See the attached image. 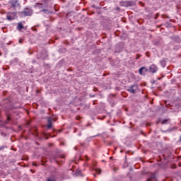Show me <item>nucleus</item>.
Instances as JSON below:
<instances>
[{"label": "nucleus", "instance_id": "obj_3", "mask_svg": "<svg viewBox=\"0 0 181 181\" xmlns=\"http://www.w3.org/2000/svg\"><path fill=\"white\" fill-rule=\"evenodd\" d=\"M16 16V13L14 12H11V13H7L6 14V18L8 21H13L15 20Z\"/></svg>", "mask_w": 181, "mask_h": 181}, {"label": "nucleus", "instance_id": "obj_18", "mask_svg": "<svg viewBox=\"0 0 181 181\" xmlns=\"http://www.w3.org/2000/svg\"><path fill=\"white\" fill-rule=\"evenodd\" d=\"M180 140L181 141V136H180Z\"/></svg>", "mask_w": 181, "mask_h": 181}, {"label": "nucleus", "instance_id": "obj_2", "mask_svg": "<svg viewBox=\"0 0 181 181\" xmlns=\"http://www.w3.org/2000/svg\"><path fill=\"white\" fill-rule=\"evenodd\" d=\"M33 13V11L31 8H25L24 10L21 12V15L23 16H30Z\"/></svg>", "mask_w": 181, "mask_h": 181}, {"label": "nucleus", "instance_id": "obj_16", "mask_svg": "<svg viewBox=\"0 0 181 181\" xmlns=\"http://www.w3.org/2000/svg\"><path fill=\"white\" fill-rule=\"evenodd\" d=\"M62 158H64V156H61Z\"/></svg>", "mask_w": 181, "mask_h": 181}, {"label": "nucleus", "instance_id": "obj_4", "mask_svg": "<svg viewBox=\"0 0 181 181\" xmlns=\"http://www.w3.org/2000/svg\"><path fill=\"white\" fill-rule=\"evenodd\" d=\"M137 89H138L137 85H132L129 87V88L127 89V91H129V93H132V94H135Z\"/></svg>", "mask_w": 181, "mask_h": 181}, {"label": "nucleus", "instance_id": "obj_6", "mask_svg": "<svg viewBox=\"0 0 181 181\" xmlns=\"http://www.w3.org/2000/svg\"><path fill=\"white\" fill-rule=\"evenodd\" d=\"M52 126H53L52 119L51 117H48L47 118V129H52Z\"/></svg>", "mask_w": 181, "mask_h": 181}, {"label": "nucleus", "instance_id": "obj_14", "mask_svg": "<svg viewBox=\"0 0 181 181\" xmlns=\"http://www.w3.org/2000/svg\"><path fill=\"white\" fill-rule=\"evenodd\" d=\"M33 166H37L36 164H35V163H33Z\"/></svg>", "mask_w": 181, "mask_h": 181}, {"label": "nucleus", "instance_id": "obj_17", "mask_svg": "<svg viewBox=\"0 0 181 181\" xmlns=\"http://www.w3.org/2000/svg\"><path fill=\"white\" fill-rule=\"evenodd\" d=\"M136 59H139V57H136Z\"/></svg>", "mask_w": 181, "mask_h": 181}, {"label": "nucleus", "instance_id": "obj_7", "mask_svg": "<svg viewBox=\"0 0 181 181\" xmlns=\"http://www.w3.org/2000/svg\"><path fill=\"white\" fill-rule=\"evenodd\" d=\"M25 28V27H24V25H23V23L22 22H20V23H18V24H17V28H16V29L17 30H18L19 31H21L23 29H24Z\"/></svg>", "mask_w": 181, "mask_h": 181}, {"label": "nucleus", "instance_id": "obj_12", "mask_svg": "<svg viewBox=\"0 0 181 181\" xmlns=\"http://www.w3.org/2000/svg\"><path fill=\"white\" fill-rule=\"evenodd\" d=\"M7 121L8 122L11 121V116L10 115H7Z\"/></svg>", "mask_w": 181, "mask_h": 181}, {"label": "nucleus", "instance_id": "obj_9", "mask_svg": "<svg viewBox=\"0 0 181 181\" xmlns=\"http://www.w3.org/2000/svg\"><path fill=\"white\" fill-rule=\"evenodd\" d=\"M47 181H56V177L54 175H52L50 177L47 178Z\"/></svg>", "mask_w": 181, "mask_h": 181}, {"label": "nucleus", "instance_id": "obj_15", "mask_svg": "<svg viewBox=\"0 0 181 181\" xmlns=\"http://www.w3.org/2000/svg\"><path fill=\"white\" fill-rule=\"evenodd\" d=\"M42 11H47V10H45V9H43V10H42Z\"/></svg>", "mask_w": 181, "mask_h": 181}, {"label": "nucleus", "instance_id": "obj_13", "mask_svg": "<svg viewBox=\"0 0 181 181\" xmlns=\"http://www.w3.org/2000/svg\"><path fill=\"white\" fill-rule=\"evenodd\" d=\"M19 43H21V44L23 43V40L22 39H19Z\"/></svg>", "mask_w": 181, "mask_h": 181}, {"label": "nucleus", "instance_id": "obj_11", "mask_svg": "<svg viewBox=\"0 0 181 181\" xmlns=\"http://www.w3.org/2000/svg\"><path fill=\"white\" fill-rule=\"evenodd\" d=\"M168 122H169V119H164L161 122V124H167Z\"/></svg>", "mask_w": 181, "mask_h": 181}, {"label": "nucleus", "instance_id": "obj_8", "mask_svg": "<svg viewBox=\"0 0 181 181\" xmlns=\"http://www.w3.org/2000/svg\"><path fill=\"white\" fill-rule=\"evenodd\" d=\"M144 71H145V72L148 71V69L144 66L141 67L139 70V74H141V76H143Z\"/></svg>", "mask_w": 181, "mask_h": 181}, {"label": "nucleus", "instance_id": "obj_10", "mask_svg": "<svg viewBox=\"0 0 181 181\" xmlns=\"http://www.w3.org/2000/svg\"><path fill=\"white\" fill-rule=\"evenodd\" d=\"M147 181H157V180L155 177V175H153V176L151 177H150L149 179H148Z\"/></svg>", "mask_w": 181, "mask_h": 181}, {"label": "nucleus", "instance_id": "obj_1", "mask_svg": "<svg viewBox=\"0 0 181 181\" xmlns=\"http://www.w3.org/2000/svg\"><path fill=\"white\" fill-rule=\"evenodd\" d=\"M8 4L10 5L11 8H13V9L21 6L19 0H10Z\"/></svg>", "mask_w": 181, "mask_h": 181}, {"label": "nucleus", "instance_id": "obj_5", "mask_svg": "<svg viewBox=\"0 0 181 181\" xmlns=\"http://www.w3.org/2000/svg\"><path fill=\"white\" fill-rule=\"evenodd\" d=\"M158 68L155 64H152L149 66V71L151 73H156V71H158Z\"/></svg>", "mask_w": 181, "mask_h": 181}]
</instances>
